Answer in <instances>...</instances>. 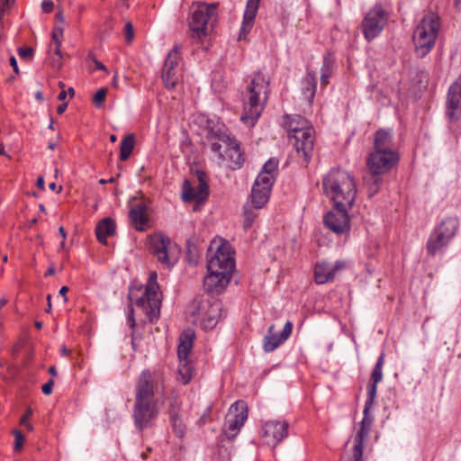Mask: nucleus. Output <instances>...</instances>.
Listing matches in <instances>:
<instances>
[{
  "label": "nucleus",
  "instance_id": "nucleus-1",
  "mask_svg": "<svg viewBox=\"0 0 461 461\" xmlns=\"http://www.w3.org/2000/svg\"><path fill=\"white\" fill-rule=\"evenodd\" d=\"M164 391V379L158 371L143 370L138 379L135 390L132 418L135 428L141 431L150 428L160 411V401L156 397Z\"/></svg>",
  "mask_w": 461,
  "mask_h": 461
},
{
  "label": "nucleus",
  "instance_id": "nucleus-2",
  "mask_svg": "<svg viewBox=\"0 0 461 461\" xmlns=\"http://www.w3.org/2000/svg\"><path fill=\"white\" fill-rule=\"evenodd\" d=\"M205 140L221 161H228L231 168H240L244 163V156L239 142L232 139L223 124L214 123L205 130Z\"/></svg>",
  "mask_w": 461,
  "mask_h": 461
},
{
  "label": "nucleus",
  "instance_id": "nucleus-3",
  "mask_svg": "<svg viewBox=\"0 0 461 461\" xmlns=\"http://www.w3.org/2000/svg\"><path fill=\"white\" fill-rule=\"evenodd\" d=\"M268 90L269 79L261 72L255 74L243 93V113L240 119L244 123L250 126L256 123L263 111Z\"/></svg>",
  "mask_w": 461,
  "mask_h": 461
},
{
  "label": "nucleus",
  "instance_id": "nucleus-4",
  "mask_svg": "<svg viewBox=\"0 0 461 461\" xmlns=\"http://www.w3.org/2000/svg\"><path fill=\"white\" fill-rule=\"evenodd\" d=\"M323 189L336 206L351 207L357 195L356 184L350 175L341 169H331L324 177Z\"/></svg>",
  "mask_w": 461,
  "mask_h": 461
},
{
  "label": "nucleus",
  "instance_id": "nucleus-5",
  "mask_svg": "<svg viewBox=\"0 0 461 461\" xmlns=\"http://www.w3.org/2000/svg\"><path fill=\"white\" fill-rule=\"evenodd\" d=\"M157 279V273L155 271L150 272L143 295L136 298L135 301L133 299L132 290L130 291L128 296L130 306L127 321L131 329L135 327L133 303L144 312L151 322L158 319L161 307V294Z\"/></svg>",
  "mask_w": 461,
  "mask_h": 461
},
{
  "label": "nucleus",
  "instance_id": "nucleus-6",
  "mask_svg": "<svg viewBox=\"0 0 461 461\" xmlns=\"http://www.w3.org/2000/svg\"><path fill=\"white\" fill-rule=\"evenodd\" d=\"M286 124L289 137L294 139L297 153L308 162L314 145V130L311 122L301 115H294Z\"/></svg>",
  "mask_w": 461,
  "mask_h": 461
},
{
  "label": "nucleus",
  "instance_id": "nucleus-7",
  "mask_svg": "<svg viewBox=\"0 0 461 461\" xmlns=\"http://www.w3.org/2000/svg\"><path fill=\"white\" fill-rule=\"evenodd\" d=\"M439 28V17L436 14L429 13L423 16L412 36L418 58H424L433 49Z\"/></svg>",
  "mask_w": 461,
  "mask_h": 461
},
{
  "label": "nucleus",
  "instance_id": "nucleus-8",
  "mask_svg": "<svg viewBox=\"0 0 461 461\" xmlns=\"http://www.w3.org/2000/svg\"><path fill=\"white\" fill-rule=\"evenodd\" d=\"M458 221L454 217H449L438 224L428 239L427 253L434 257L437 253L441 252L456 235Z\"/></svg>",
  "mask_w": 461,
  "mask_h": 461
},
{
  "label": "nucleus",
  "instance_id": "nucleus-9",
  "mask_svg": "<svg viewBox=\"0 0 461 461\" xmlns=\"http://www.w3.org/2000/svg\"><path fill=\"white\" fill-rule=\"evenodd\" d=\"M375 401L369 402L366 399L364 408V417L360 423V429L353 438V446L350 451L345 449V452L340 457V461H364L363 460V447L364 439L368 436L371 429L373 418L369 415V410Z\"/></svg>",
  "mask_w": 461,
  "mask_h": 461
},
{
  "label": "nucleus",
  "instance_id": "nucleus-10",
  "mask_svg": "<svg viewBox=\"0 0 461 461\" xmlns=\"http://www.w3.org/2000/svg\"><path fill=\"white\" fill-rule=\"evenodd\" d=\"M194 332L192 330H184L179 337L177 347V356L179 358L178 380L183 384H188L194 375V368L192 362L188 359V355L193 348Z\"/></svg>",
  "mask_w": 461,
  "mask_h": 461
},
{
  "label": "nucleus",
  "instance_id": "nucleus-11",
  "mask_svg": "<svg viewBox=\"0 0 461 461\" xmlns=\"http://www.w3.org/2000/svg\"><path fill=\"white\" fill-rule=\"evenodd\" d=\"M235 267L234 258L232 256L231 249L229 243H221L216 246L212 244L208 249V262L207 269L215 273L216 271L221 274H232Z\"/></svg>",
  "mask_w": 461,
  "mask_h": 461
},
{
  "label": "nucleus",
  "instance_id": "nucleus-12",
  "mask_svg": "<svg viewBox=\"0 0 461 461\" xmlns=\"http://www.w3.org/2000/svg\"><path fill=\"white\" fill-rule=\"evenodd\" d=\"M389 19V13L381 4L375 5L362 21V32L367 41H373L384 30Z\"/></svg>",
  "mask_w": 461,
  "mask_h": 461
},
{
  "label": "nucleus",
  "instance_id": "nucleus-13",
  "mask_svg": "<svg viewBox=\"0 0 461 461\" xmlns=\"http://www.w3.org/2000/svg\"><path fill=\"white\" fill-rule=\"evenodd\" d=\"M218 4H198L196 9L192 13L189 27L191 31L196 32L198 37L204 36L207 33V26L213 24L217 21Z\"/></svg>",
  "mask_w": 461,
  "mask_h": 461
},
{
  "label": "nucleus",
  "instance_id": "nucleus-14",
  "mask_svg": "<svg viewBox=\"0 0 461 461\" xmlns=\"http://www.w3.org/2000/svg\"><path fill=\"white\" fill-rule=\"evenodd\" d=\"M248 419V407L245 402L237 401L230 405L225 417V423L222 429V439L234 438Z\"/></svg>",
  "mask_w": 461,
  "mask_h": 461
},
{
  "label": "nucleus",
  "instance_id": "nucleus-15",
  "mask_svg": "<svg viewBox=\"0 0 461 461\" xmlns=\"http://www.w3.org/2000/svg\"><path fill=\"white\" fill-rule=\"evenodd\" d=\"M149 249L157 259L171 267L177 261L178 249L169 238L161 234H156L149 238Z\"/></svg>",
  "mask_w": 461,
  "mask_h": 461
},
{
  "label": "nucleus",
  "instance_id": "nucleus-16",
  "mask_svg": "<svg viewBox=\"0 0 461 461\" xmlns=\"http://www.w3.org/2000/svg\"><path fill=\"white\" fill-rule=\"evenodd\" d=\"M399 159L397 151L374 149L367 157L366 166L371 174H386L398 163Z\"/></svg>",
  "mask_w": 461,
  "mask_h": 461
},
{
  "label": "nucleus",
  "instance_id": "nucleus-17",
  "mask_svg": "<svg viewBox=\"0 0 461 461\" xmlns=\"http://www.w3.org/2000/svg\"><path fill=\"white\" fill-rule=\"evenodd\" d=\"M197 182L195 185H192L189 180L184 181L181 194L183 201L203 203L208 198L209 186L206 181V175L203 172H197Z\"/></svg>",
  "mask_w": 461,
  "mask_h": 461
},
{
  "label": "nucleus",
  "instance_id": "nucleus-18",
  "mask_svg": "<svg viewBox=\"0 0 461 461\" xmlns=\"http://www.w3.org/2000/svg\"><path fill=\"white\" fill-rule=\"evenodd\" d=\"M288 435V423L285 420H268L262 425L261 437L264 442L273 447Z\"/></svg>",
  "mask_w": 461,
  "mask_h": 461
},
{
  "label": "nucleus",
  "instance_id": "nucleus-19",
  "mask_svg": "<svg viewBox=\"0 0 461 461\" xmlns=\"http://www.w3.org/2000/svg\"><path fill=\"white\" fill-rule=\"evenodd\" d=\"M349 208L334 205L333 210L329 212L324 217L325 225L337 234L348 232L350 229L348 214V209Z\"/></svg>",
  "mask_w": 461,
  "mask_h": 461
},
{
  "label": "nucleus",
  "instance_id": "nucleus-20",
  "mask_svg": "<svg viewBox=\"0 0 461 461\" xmlns=\"http://www.w3.org/2000/svg\"><path fill=\"white\" fill-rule=\"evenodd\" d=\"M347 266L345 260H337L334 264L325 261L318 262L314 267V280L318 285L331 282Z\"/></svg>",
  "mask_w": 461,
  "mask_h": 461
},
{
  "label": "nucleus",
  "instance_id": "nucleus-21",
  "mask_svg": "<svg viewBox=\"0 0 461 461\" xmlns=\"http://www.w3.org/2000/svg\"><path fill=\"white\" fill-rule=\"evenodd\" d=\"M180 59V48L175 46L167 54L162 69V79L167 88H173L177 82L178 61Z\"/></svg>",
  "mask_w": 461,
  "mask_h": 461
},
{
  "label": "nucleus",
  "instance_id": "nucleus-22",
  "mask_svg": "<svg viewBox=\"0 0 461 461\" xmlns=\"http://www.w3.org/2000/svg\"><path fill=\"white\" fill-rule=\"evenodd\" d=\"M293 331V323L287 321L279 335L275 331V325H270L267 335L263 339V348L266 352H272L288 339Z\"/></svg>",
  "mask_w": 461,
  "mask_h": 461
},
{
  "label": "nucleus",
  "instance_id": "nucleus-23",
  "mask_svg": "<svg viewBox=\"0 0 461 461\" xmlns=\"http://www.w3.org/2000/svg\"><path fill=\"white\" fill-rule=\"evenodd\" d=\"M209 274L203 278V289L208 294H221L227 285H229L231 275L221 274V272L216 271L212 273L208 271Z\"/></svg>",
  "mask_w": 461,
  "mask_h": 461
},
{
  "label": "nucleus",
  "instance_id": "nucleus-24",
  "mask_svg": "<svg viewBox=\"0 0 461 461\" xmlns=\"http://www.w3.org/2000/svg\"><path fill=\"white\" fill-rule=\"evenodd\" d=\"M447 108L451 121L458 120L461 117V75L449 88Z\"/></svg>",
  "mask_w": 461,
  "mask_h": 461
},
{
  "label": "nucleus",
  "instance_id": "nucleus-25",
  "mask_svg": "<svg viewBox=\"0 0 461 461\" xmlns=\"http://www.w3.org/2000/svg\"><path fill=\"white\" fill-rule=\"evenodd\" d=\"M204 315L201 321L202 329L208 330H212L221 318L222 303L213 297H209L208 304L205 307Z\"/></svg>",
  "mask_w": 461,
  "mask_h": 461
},
{
  "label": "nucleus",
  "instance_id": "nucleus-26",
  "mask_svg": "<svg viewBox=\"0 0 461 461\" xmlns=\"http://www.w3.org/2000/svg\"><path fill=\"white\" fill-rule=\"evenodd\" d=\"M259 2L260 0H248L243 22L240 27L239 41L245 39L247 34L251 31L258 13Z\"/></svg>",
  "mask_w": 461,
  "mask_h": 461
},
{
  "label": "nucleus",
  "instance_id": "nucleus-27",
  "mask_svg": "<svg viewBox=\"0 0 461 461\" xmlns=\"http://www.w3.org/2000/svg\"><path fill=\"white\" fill-rule=\"evenodd\" d=\"M209 297L204 295L197 296L186 306L185 313L190 321L196 323L198 320L202 321Z\"/></svg>",
  "mask_w": 461,
  "mask_h": 461
},
{
  "label": "nucleus",
  "instance_id": "nucleus-28",
  "mask_svg": "<svg viewBox=\"0 0 461 461\" xmlns=\"http://www.w3.org/2000/svg\"><path fill=\"white\" fill-rule=\"evenodd\" d=\"M384 364V354L382 353L371 374V383L367 388V399L369 402L375 401L377 393V384L383 379V366Z\"/></svg>",
  "mask_w": 461,
  "mask_h": 461
},
{
  "label": "nucleus",
  "instance_id": "nucleus-29",
  "mask_svg": "<svg viewBox=\"0 0 461 461\" xmlns=\"http://www.w3.org/2000/svg\"><path fill=\"white\" fill-rule=\"evenodd\" d=\"M374 148L376 150L396 151L393 144V131L387 129H380L375 131Z\"/></svg>",
  "mask_w": 461,
  "mask_h": 461
},
{
  "label": "nucleus",
  "instance_id": "nucleus-30",
  "mask_svg": "<svg viewBox=\"0 0 461 461\" xmlns=\"http://www.w3.org/2000/svg\"><path fill=\"white\" fill-rule=\"evenodd\" d=\"M116 229L115 221L110 218L106 217L101 220L95 228L96 238L99 242L103 244L107 243V237L114 234Z\"/></svg>",
  "mask_w": 461,
  "mask_h": 461
},
{
  "label": "nucleus",
  "instance_id": "nucleus-31",
  "mask_svg": "<svg viewBox=\"0 0 461 461\" xmlns=\"http://www.w3.org/2000/svg\"><path fill=\"white\" fill-rule=\"evenodd\" d=\"M179 406L176 403L171 402L169 405V420L174 433L176 437L182 438L186 432V426L181 417L179 416Z\"/></svg>",
  "mask_w": 461,
  "mask_h": 461
},
{
  "label": "nucleus",
  "instance_id": "nucleus-32",
  "mask_svg": "<svg viewBox=\"0 0 461 461\" xmlns=\"http://www.w3.org/2000/svg\"><path fill=\"white\" fill-rule=\"evenodd\" d=\"M131 223L137 230H143L147 222L146 205L142 203L134 205L130 211Z\"/></svg>",
  "mask_w": 461,
  "mask_h": 461
},
{
  "label": "nucleus",
  "instance_id": "nucleus-33",
  "mask_svg": "<svg viewBox=\"0 0 461 461\" xmlns=\"http://www.w3.org/2000/svg\"><path fill=\"white\" fill-rule=\"evenodd\" d=\"M271 190L266 187L253 185L251 191V202L256 209L262 208L268 201Z\"/></svg>",
  "mask_w": 461,
  "mask_h": 461
},
{
  "label": "nucleus",
  "instance_id": "nucleus-34",
  "mask_svg": "<svg viewBox=\"0 0 461 461\" xmlns=\"http://www.w3.org/2000/svg\"><path fill=\"white\" fill-rule=\"evenodd\" d=\"M317 80L314 72H308L305 77L303 79L302 92L304 98L312 103L316 91Z\"/></svg>",
  "mask_w": 461,
  "mask_h": 461
},
{
  "label": "nucleus",
  "instance_id": "nucleus-35",
  "mask_svg": "<svg viewBox=\"0 0 461 461\" xmlns=\"http://www.w3.org/2000/svg\"><path fill=\"white\" fill-rule=\"evenodd\" d=\"M335 68V59L331 54L328 53L323 58V63L321 68V84L326 86L329 84V78L332 76Z\"/></svg>",
  "mask_w": 461,
  "mask_h": 461
},
{
  "label": "nucleus",
  "instance_id": "nucleus-36",
  "mask_svg": "<svg viewBox=\"0 0 461 461\" xmlns=\"http://www.w3.org/2000/svg\"><path fill=\"white\" fill-rule=\"evenodd\" d=\"M135 143V137L133 134L126 135L120 144V158L125 161L131 156Z\"/></svg>",
  "mask_w": 461,
  "mask_h": 461
},
{
  "label": "nucleus",
  "instance_id": "nucleus-37",
  "mask_svg": "<svg viewBox=\"0 0 461 461\" xmlns=\"http://www.w3.org/2000/svg\"><path fill=\"white\" fill-rule=\"evenodd\" d=\"M275 182V176L260 172L255 180L257 186L266 187L267 189L272 190V185Z\"/></svg>",
  "mask_w": 461,
  "mask_h": 461
},
{
  "label": "nucleus",
  "instance_id": "nucleus-38",
  "mask_svg": "<svg viewBox=\"0 0 461 461\" xmlns=\"http://www.w3.org/2000/svg\"><path fill=\"white\" fill-rule=\"evenodd\" d=\"M63 32H64V26L56 24L54 26L52 35H51V44L50 45H61L62 44V39H63Z\"/></svg>",
  "mask_w": 461,
  "mask_h": 461
},
{
  "label": "nucleus",
  "instance_id": "nucleus-39",
  "mask_svg": "<svg viewBox=\"0 0 461 461\" xmlns=\"http://www.w3.org/2000/svg\"><path fill=\"white\" fill-rule=\"evenodd\" d=\"M278 167V161L276 158H269L263 166L261 172L267 175L276 176Z\"/></svg>",
  "mask_w": 461,
  "mask_h": 461
},
{
  "label": "nucleus",
  "instance_id": "nucleus-40",
  "mask_svg": "<svg viewBox=\"0 0 461 461\" xmlns=\"http://www.w3.org/2000/svg\"><path fill=\"white\" fill-rule=\"evenodd\" d=\"M256 217L257 214L253 211L245 209L243 228L245 230L249 229L252 226Z\"/></svg>",
  "mask_w": 461,
  "mask_h": 461
},
{
  "label": "nucleus",
  "instance_id": "nucleus-41",
  "mask_svg": "<svg viewBox=\"0 0 461 461\" xmlns=\"http://www.w3.org/2000/svg\"><path fill=\"white\" fill-rule=\"evenodd\" d=\"M13 433L15 438L14 447V451H20L23 445L24 436L18 429L14 430Z\"/></svg>",
  "mask_w": 461,
  "mask_h": 461
},
{
  "label": "nucleus",
  "instance_id": "nucleus-42",
  "mask_svg": "<svg viewBox=\"0 0 461 461\" xmlns=\"http://www.w3.org/2000/svg\"><path fill=\"white\" fill-rule=\"evenodd\" d=\"M106 89L100 88L94 95V104L96 107H100L106 96Z\"/></svg>",
  "mask_w": 461,
  "mask_h": 461
},
{
  "label": "nucleus",
  "instance_id": "nucleus-43",
  "mask_svg": "<svg viewBox=\"0 0 461 461\" xmlns=\"http://www.w3.org/2000/svg\"><path fill=\"white\" fill-rule=\"evenodd\" d=\"M125 40L127 42H131L134 36L133 26L131 23L128 22L124 27Z\"/></svg>",
  "mask_w": 461,
  "mask_h": 461
},
{
  "label": "nucleus",
  "instance_id": "nucleus-44",
  "mask_svg": "<svg viewBox=\"0 0 461 461\" xmlns=\"http://www.w3.org/2000/svg\"><path fill=\"white\" fill-rule=\"evenodd\" d=\"M365 184L367 187V191H368V195L369 197L375 195L378 191H379V187L377 185H375L369 179L366 178L365 179Z\"/></svg>",
  "mask_w": 461,
  "mask_h": 461
},
{
  "label": "nucleus",
  "instance_id": "nucleus-45",
  "mask_svg": "<svg viewBox=\"0 0 461 461\" xmlns=\"http://www.w3.org/2000/svg\"><path fill=\"white\" fill-rule=\"evenodd\" d=\"M383 174H371L370 173V176L368 177H366L367 179H369L375 185H377L379 188L383 183V178H382V176Z\"/></svg>",
  "mask_w": 461,
  "mask_h": 461
},
{
  "label": "nucleus",
  "instance_id": "nucleus-46",
  "mask_svg": "<svg viewBox=\"0 0 461 461\" xmlns=\"http://www.w3.org/2000/svg\"><path fill=\"white\" fill-rule=\"evenodd\" d=\"M32 54H33V50L32 48L26 47V48H21L19 50V55L23 59H29L32 57Z\"/></svg>",
  "mask_w": 461,
  "mask_h": 461
},
{
  "label": "nucleus",
  "instance_id": "nucleus-47",
  "mask_svg": "<svg viewBox=\"0 0 461 461\" xmlns=\"http://www.w3.org/2000/svg\"><path fill=\"white\" fill-rule=\"evenodd\" d=\"M54 384V380L50 378L48 383L42 385L41 390L44 394H50L52 393V387Z\"/></svg>",
  "mask_w": 461,
  "mask_h": 461
},
{
  "label": "nucleus",
  "instance_id": "nucleus-48",
  "mask_svg": "<svg viewBox=\"0 0 461 461\" xmlns=\"http://www.w3.org/2000/svg\"><path fill=\"white\" fill-rule=\"evenodd\" d=\"M53 7H54V4L51 0H43L41 3V8L44 13L52 12Z\"/></svg>",
  "mask_w": 461,
  "mask_h": 461
},
{
  "label": "nucleus",
  "instance_id": "nucleus-49",
  "mask_svg": "<svg viewBox=\"0 0 461 461\" xmlns=\"http://www.w3.org/2000/svg\"><path fill=\"white\" fill-rule=\"evenodd\" d=\"M14 0H0V19L2 18L5 8L14 4Z\"/></svg>",
  "mask_w": 461,
  "mask_h": 461
},
{
  "label": "nucleus",
  "instance_id": "nucleus-50",
  "mask_svg": "<svg viewBox=\"0 0 461 461\" xmlns=\"http://www.w3.org/2000/svg\"><path fill=\"white\" fill-rule=\"evenodd\" d=\"M56 21H57L56 24H59V25H61L62 23H65L63 10L60 8L59 9L58 13L56 14Z\"/></svg>",
  "mask_w": 461,
  "mask_h": 461
},
{
  "label": "nucleus",
  "instance_id": "nucleus-51",
  "mask_svg": "<svg viewBox=\"0 0 461 461\" xmlns=\"http://www.w3.org/2000/svg\"><path fill=\"white\" fill-rule=\"evenodd\" d=\"M32 414V410L31 408H28L25 414L21 418L20 424H26V422H28V420Z\"/></svg>",
  "mask_w": 461,
  "mask_h": 461
},
{
  "label": "nucleus",
  "instance_id": "nucleus-52",
  "mask_svg": "<svg viewBox=\"0 0 461 461\" xmlns=\"http://www.w3.org/2000/svg\"><path fill=\"white\" fill-rule=\"evenodd\" d=\"M52 66L56 68L57 69H59L62 67L61 59L59 57H53L52 58Z\"/></svg>",
  "mask_w": 461,
  "mask_h": 461
},
{
  "label": "nucleus",
  "instance_id": "nucleus-53",
  "mask_svg": "<svg viewBox=\"0 0 461 461\" xmlns=\"http://www.w3.org/2000/svg\"><path fill=\"white\" fill-rule=\"evenodd\" d=\"M10 65L12 66L14 73L19 74V68L17 66V60H16L15 57L13 56L10 58Z\"/></svg>",
  "mask_w": 461,
  "mask_h": 461
},
{
  "label": "nucleus",
  "instance_id": "nucleus-54",
  "mask_svg": "<svg viewBox=\"0 0 461 461\" xmlns=\"http://www.w3.org/2000/svg\"><path fill=\"white\" fill-rule=\"evenodd\" d=\"M50 50H52V45H50ZM60 48H61V45H54L53 51L57 57H59V59H62V52H61Z\"/></svg>",
  "mask_w": 461,
  "mask_h": 461
},
{
  "label": "nucleus",
  "instance_id": "nucleus-55",
  "mask_svg": "<svg viewBox=\"0 0 461 461\" xmlns=\"http://www.w3.org/2000/svg\"><path fill=\"white\" fill-rule=\"evenodd\" d=\"M94 63L97 69L106 71V67L102 62L97 60L96 59H94Z\"/></svg>",
  "mask_w": 461,
  "mask_h": 461
},
{
  "label": "nucleus",
  "instance_id": "nucleus-56",
  "mask_svg": "<svg viewBox=\"0 0 461 461\" xmlns=\"http://www.w3.org/2000/svg\"><path fill=\"white\" fill-rule=\"evenodd\" d=\"M67 107H68V104H67V103H64V104H59V105L57 107V113H58L59 114H62V113L66 111Z\"/></svg>",
  "mask_w": 461,
  "mask_h": 461
},
{
  "label": "nucleus",
  "instance_id": "nucleus-57",
  "mask_svg": "<svg viewBox=\"0 0 461 461\" xmlns=\"http://www.w3.org/2000/svg\"><path fill=\"white\" fill-rule=\"evenodd\" d=\"M68 291V286H62L59 290V294L64 297V301L67 302L68 298L66 296L67 292Z\"/></svg>",
  "mask_w": 461,
  "mask_h": 461
},
{
  "label": "nucleus",
  "instance_id": "nucleus-58",
  "mask_svg": "<svg viewBox=\"0 0 461 461\" xmlns=\"http://www.w3.org/2000/svg\"><path fill=\"white\" fill-rule=\"evenodd\" d=\"M37 186L39 189L44 190V179L43 176H39L37 178Z\"/></svg>",
  "mask_w": 461,
  "mask_h": 461
},
{
  "label": "nucleus",
  "instance_id": "nucleus-59",
  "mask_svg": "<svg viewBox=\"0 0 461 461\" xmlns=\"http://www.w3.org/2000/svg\"><path fill=\"white\" fill-rule=\"evenodd\" d=\"M210 411H211V409H210V408H207V409H206V411H205V412L203 414V416H202V417H201V419H200V421H201V422H203V423H204V422H205L206 418H207V416L209 415Z\"/></svg>",
  "mask_w": 461,
  "mask_h": 461
},
{
  "label": "nucleus",
  "instance_id": "nucleus-60",
  "mask_svg": "<svg viewBox=\"0 0 461 461\" xmlns=\"http://www.w3.org/2000/svg\"><path fill=\"white\" fill-rule=\"evenodd\" d=\"M47 301H48V307L46 309V312L50 313L51 311V295L50 294L47 295Z\"/></svg>",
  "mask_w": 461,
  "mask_h": 461
},
{
  "label": "nucleus",
  "instance_id": "nucleus-61",
  "mask_svg": "<svg viewBox=\"0 0 461 461\" xmlns=\"http://www.w3.org/2000/svg\"><path fill=\"white\" fill-rule=\"evenodd\" d=\"M115 181V178L114 177H111L109 178L108 180H105V179H100L99 180V184L101 185H104L106 183H113Z\"/></svg>",
  "mask_w": 461,
  "mask_h": 461
},
{
  "label": "nucleus",
  "instance_id": "nucleus-62",
  "mask_svg": "<svg viewBox=\"0 0 461 461\" xmlns=\"http://www.w3.org/2000/svg\"><path fill=\"white\" fill-rule=\"evenodd\" d=\"M66 97H67V92H66L65 90H62V91L59 94V96H58L59 100H60V101L65 100V99H66Z\"/></svg>",
  "mask_w": 461,
  "mask_h": 461
},
{
  "label": "nucleus",
  "instance_id": "nucleus-63",
  "mask_svg": "<svg viewBox=\"0 0 461 461\" xmlns=\"http://www.w3.org/2000/svg\"><path fill=\"white\" fill-rule=\"evenodd\" d=\"M59 234L61 235V237L65 240V239H66V237H67V234H66V231H65L64 227L60 226V227L59 228Z\"/></svg>",
  "mask_w": 461,
  "mask_h": 461
},
{
  "label": "nucleus",
  "instance_id": "nucleus-64",
  "mask_svg": "<svg viewBox=\"0 0 461 461\" xmlns=\"http://www.w3.org/2000/svg\"><path fill=\"white\" fill-rule=\"evenodd\" d=\"M54 274H55V269H54V267H50V268L47 270V272H46L45 276H53Z\"/></svg>",
  "mask_w": 461,
  "mask_h": 461
}]
</instances>
